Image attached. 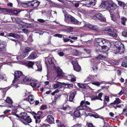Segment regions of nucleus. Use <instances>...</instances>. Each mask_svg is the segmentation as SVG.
Segmentation results:
<instances>
[{"label": "nucleus", "mask_w": 127, "mask_h": 127, "mask_svg": "<svg viewBox=\"0 0 127 127\" xmlns=\"http://www.w3.org/2000/svg\"><path fill=\"white\" fill-rule=\"evenodd\" d=\"M76 93V91L74 90L73 91L70 92L69 96V100L70 101H73Z\"/></svg>", "instance_id": "16"}, {"label": "nucleus", "mask_w": 127, "mask_h": 127, "mask_svg": "<svg viewBox=\"0 0 127 127\" xmlns=\"http://www.w3.org/2000/svg\"><path fill=\"white\" fill-rule=\"evenodd\" d=\"M73 54L75 56H78L79 55V53L78 51L76 49H74L73 50Z\"/></svg>", "instance_id": "41"}, {"label": "nucleus", "mask_w": 127, "mask_h": 127, "mask_svg": "<svg viewBox=\"0 0 127 127\" xmlns=\"http://www.w3.org/2000/svg\"><path fill=\"white\" fill-rule=\"evenodd\" d=\"M127 20L126 18L124 17H122L121 18V23L124 25H126L125 22Z\"/></svg>", "instance_id": "32"}, {"label": "nucleus", "mask_w": 127, "mask_h": 127, "mask_svg": "<svg viewBox=\"0 0 127 127\" xmlns=\"http://www.w3.org/2000/svg\"><path fill=\"white\" fill-rule=\"evenodd\" d=\"M82 110L86 111L89 110L90 108L87 106L85 104L83 101H81L79 106L77 108L74 113V115L76 117H78L80 115V112L79 110Z\"/></svg>", "instance_id": "2"}, {"label": "nucleus", "mask_w": 127, "mask_h": 127, "mask_svg": "<svg viewBox=\"0 0 127 127\" xmlns=\"http://www.w3.org/2000/svg\"><path fill=\"white\" fill-rule=\"evenodd\" d=\"M54 36L56 37H58L59 38H61L62 37V35L60 34H55L54 35Z\"/></svg>", "instance_id": "53"}, {"label": "nucleus", "mask_w": 127, "mask_h": 127, "mask_svg": "<svg viewBox=\"0 0 127 127\" xmlns=\"http://www.w3.org/2000/svg\"><path fill=\"white\" fill-rule=\"evenodd\" d=\"M123 44H122V43L119 41H117L114 43V48L116 49L119 48L123 46Z\"/></svg>", "instance_id": "17"}, {"label": "nucleus", "mask_w": 127, "mask_h": 127, "mask_svg": "<svg viewBox=\"0 0 127 127\" xmlns=\"http://www.w3.org/2000/svg\"><path fill=\"white\" fill-rule=\"evenodd\" d=\"M57 76L60 77H63L64 74L62 71L60 69H57Z\"/></svg>", "instance_id": "25"}, {"label": "nucleus", "mask_w": 127, "mask_h": 127, "mask_svg": "<svg viewBox=\"0 0 127 127\" xmlns=\"http://www.w3.org/2000/svg\"><path fill=\"white\" fill-rule=\"evenodd\" d=\"M92 84L93 85L99 87L100 85V83L99 82L96 81L92 82Z\"/></svg>", "instance_id": "39"}, {"label": "nucleus", "mask_w": 127, "mask_h": 127, "mask_svg": "<svg viewBox=\"0 0 127 127\" xmlns=\"http://www.w3.org/2000/svg\"><path fill=\"white\" fill-rule=\"evenodd\" d=\"M124 93V91L122 90H121L120 91V92L118 94H117V95H118L119 96H121V95Z\"/></svg>", "instance_id": "58"}, {"label": "nucleus", "mask_w": 127, "mask_h": 127, "mask_svg": "<svg viewBox=\"0 0 127 127\" xmlns=\"http://www.w3.org/2000/svg\"><path fill=\"white\" fill-rule=\"evenodd\" d=\"M66 85L67 86V87L69 89H71L73 87V85L71 84H67Z\"/></svg>", "instance_id": "52"}, {"label": "nucleus", "mask_w": 127, "mask_h": 127, "mask_svg": "<svg viewBox=\"0 0 127 127\" xmlns=\"http://www.w3.org/2000/svg\"><path fill=\"white\" fill-rule=\"evenodd\" d=\"M113 106L116 109V108L117 107L120 108L121 107V105H116V106H115L114 105H113Z\"/></svg>", "instance_id": "57"}, {"label": "nucleus", "mask_w": 127, "mask_h": 127, "mask_svg": "<svg viewBox=\"0 0 127 127\" xmlns=\"http://www.w3.org/2000/svg\"><path fill=\"white\" fill-rule=\"evenodd\" d=\"M26 99L31 104H33L34 102V100L32 96V95H29L26 98Z\"/></svg>", "instance_id": "22"}, {"label": "nucleus", "mask_w": 127, "mask_h": 127, "mask_svg": "<svg viewBox=\"0 0 127 127\" xmlns=\"http://www.w3.org/2000/svg\"><path fill=\"white\" fill-rule=\"evenodd\" d=\"M103 31L108 32V35L112 37H116L117 36L116 34V31L112 27H107L105 28Z\"/></svg>", "instance_id": "4"}, {"label": "nucleus", "mask_w": 127, "mask_h": 127, "mask_svg": "<svg viewBox=\"0 0 127 127\" xmlns=\"http://www.w3.org/2000/svg\"><path fill=\"white\" fill-rule=\"evenodd\" d=\"M14 58H16L17 60L21 59H22L25 57L24 54H23L22 55H21L20 56H14Z\"/></svg>", "instance_id": "29"}, {"label": "nucleus", "mask_w": 127, "mask_h": 127, "mask_svg": "<svg viewBox=\"0 0 127 127\" xmlns=\"http://www.w3.org/2000/svg\"><path fill=\"white\" fill-rule=\"evenodd\" d=\"M109 6L110 9L112 10H115L117 7L116 4L114 3L110 4Z\"/></svg>", "instance_id": "26"}, {"label": "nucleus", "mask_w": 127, "mask_h": 127, "mask_svg": "<svg viewBox=\"0 0 127 127\" xmlns=\"http://www.w3.org/2000/svg\"><path fill=\"white\" fill-rule=\"evenodd\" d=\"M47 108V107L46 105H43L41 106L40 108V109L42 110H44L46 109Z\"/></svg>", "instance_id": "55"}, {"label": "nucleus", "mask_w": 127, "mask_h": 127, "mask_svg": "<svg viewBox=\"0 0 127 127\" xmlns=\"http://www.w3.org/2000/svg\"><path fill=\"white\" fill-rule=\"evenodd\" d=\"M92 77L91 75L90 76H89L85 80V81H90V80L92 79Z\"/></svg>", "instance_id": "48"}, {"label": "nucleus", "mask_w": 127, "mask_h": 127, "mask_svg": "<svg viewBox=\"0 0 127 127\" xmlns=\"http://www.w3.org/2000/svg\"><path fill=\"white\" fill-rule=\"evenodd\" d=\"M111 20L114 22H115L117 21V19L115 17V16L111 14Z\"/></svg>", "instance_id": "42"}, {"label": "nucleus", "mask_w": 127, "mask_h": 127, "mask_svg": "<svg viewBox=\"0 0 127 127\" xmlns=\"http://www.w3.org/2000/svg\"><path fill=\"white\" fill-rule=\"evenodd\" d=\"M30 85L33 87L36 88H39L40 85V83L37 81H34L30 83Z\"/></svg>", "instance_id": "14"}, {"label": "nucleus", "mask_w": 127, "mask_h": 127, "mask_svg": "<svg viewBox=\"0 0 127 127\" xmlns=\"http://www.w3.org/2000/svg\"><path fill=\"white\" fill-rule=\"evenodd\" d=\"M55 60L52 57H50V56H49L45 59V63L47 66L49 65H51V66L55 68Z\"/></svg>", "instance_id": "6"}, {"label": "nucleus", "mask_w": 127, "mask_h": 127, "mask_svg": "<svg viewBox=\"0 0 127 127\" xmlns=\"http://www.w3.org/2000/svg\"><path fill=\"white\" fill-rule=\"evenodd\" d=\"M6 46V43L5 42H1L0 43V46H1V48H4Z\"/></svg>", "instance_id": "37"}, {"label": "nucleus", "mask_w": 127, "mask_h": 127, "mask_svg": "<svg viewBox=\"0 0 127 127\" xmlns=\"http://www.w3.org/2000/svg\"><path fill=\"white\" fill-rule=\"evenodd\" d=\"M15 21L17 22L20 23L22 22L21 20L19 18H16L15 19Z\"/></svg>", "instance_id": "44"}, {"label": "nucleus", "mask_w": 127, "mask_h": 127, "mask_svg": "<svg viewBox=\"0 0 127 127\" xmlns=\"http://www.w3.org/2000/svg\"><path fill=\"white\" fill-rule=\"evenodd\" d=\"M45 121L50 124L54 123V118L51 115H49L47 116V118Z\"/></svg>", "instance_id": "12"}, {"label": "nucleus", "mask_w": 127, "mask_h": 127, "mask_svg": "<svg viewBox=\"0 0 127 127\" xmlns=\"http://www.w3.org/2000/svg\"><path fill=\"white\" fill-rule=\"evenodd\" d=\"M38 21L39 22L41 23H44L45 22V21L44 20L41 19H39L38 20Z\"/></svg>", "instance_id": "61"}, {"label": "nucleus", "mask_w": 127, "mask_h": 127, "mask_svg": "<svg viewBox=\"0 0 127 127\" xmlns=\"http://www.w3.org/2000/svg\"><path fill=\"white\" fill-rule=\"evenodd\" d=\"M119 48H118L116 50H114V52L115 54H117L118 53H119L120 54H121L124 53V46L123 45V46Z\"/></svg>", "instance_id": "15"}, {"label": "nucleus", "mask_w": 127, "mask_h": 127, "mask_svg": "<svg viewBox=\"0 0 127 127\" xmlns=\"http://www.w3.org/2000/svg\"><path fill=\"white\" fill-rule=\"evenodd\" d=\"M109 96H105V97L104 101L105 102V101H109Z\"/></svg>", "instance_id": "49"}, {"label": "nucleus", "mask_w": 127, "mask_h": 127, "mask_svg": "<svg viewBox=\"0 0 127 127\" xmlns=\"http://www.w3.org/2000/svg\"><path fill=\"white\" fill-rule=\"evenodd\" d=\"M122 66H123L127 67V62L125 61L122 63Z\"/></svg>", "instance_id": "46"}, {"label": "nucleus", "mask_w": 127, "mask_h": 127, "mask_svg": "<svg viewBox=\"0 0 127 127\" xmlns=\"http://www.w3.org/2000/svg\"><path fill=\"white\" fill-rule=\"evenodd\" d=\"M68 31L71 32L73 30V28L71 27H69L68 28Z\"/></svg>", "instance_id": "62"}, {"label": "nucleus", "mask_w": 127, "mask_h": 127, "mask_svg": "<svg viewBox=\"0 0 127 127\" xmlns=\"http://www.w3.org/2000/svg\"><path fill=\"white\" fill-rule=\"evenodd\" d=\"M34 64V62L31 61H28L27 63L26 66L32 68V66Z\"/></svg>", "instance_id": "30"}, {"label": "nucleus", "mask_w": 127, "mask_h": 127, "mask_svg": "<svg viewBox=\"0 0 127 127\" xmlns=\"http://www.w3.org/2000/svg\"><path fill=\"white\" fill-rule=\"evenodd\" d=\"M57 83L54 84L53 86V87L55 89L59 87L62 84H63V83H62L58 82Z\"/></svg>", "instance_id": "31"}, {"label": "nucleus", "mask_w": 127, "mask_h": 127, "mask_svg": "<svg viewBox=\"0 0 127 127\" xmlns=\"http://www.w3.org/2000/svg\"><path fill=\"white\" fill-rule=\"evenodd\" d=\"M103 95V94L101 93H100L98 94V96H97L98 97V99L100 100L101 101L102 100V99L101 98L102 96V95Z\"/></svg>", "instance_id": "45"}, {"label": "nucleus", "mask_w": 127, "mask_h": 127, "mask_svg": "<svg viewBox=\"0 0 127 127\" xmlns=\"http://www.w3.org/2000/svg\"><path fill=\"white\" fill-rule=\"evenodd\" d=\"M31 78L29 76H26L23 79V81L24 82H29L31 81Z\"/></svg>", "instance_id": "33"}, {"label": "nucleus", "mask_w": 127, "mask_h": 127, "mask_svg": "<svg viewBox=\"0 0 127 127\" xmlns=\"http://www.w3.org/2000/svg\"><path fill=\"white\" fill-rule=\"evenodd\" d=\"M122 35L125 37H127V32L125 31H124L122 32Z\"/></svg>", "instance_id": "51"}, {"label": "nucleus", "mask_w": 127, "mask_h": 127, "mask_svg": "<svg viewBox=\"0 0 127 127\" xmlns=\"http://www.w3.org/2000/svg\"><path fill=\"white\" fill-rule=\"evenodd\" d=\"M24 120L28 123H30L32 122V120L29 116H27Z\"/></svg>", "instance_id": "34"}, {"label": "nucleus", "mask_w": 127, "mask_h": 127, "mask_svg": "<svg viewBox=\"0 0 127 127\" xmlns=\"http://www.w3.org/2000/svg\"><path fill=\"white\" fill-rule=\"evenodd\" d=\"M92 69L94 72H96L98 69V67L96 65H94L92 67Z\"/></svg>", "instance_id": "40"}, {"label": "nucleus", "mask_w": 127, "mask_h": 127, "mask_svg": "<svg viewBox=\"0 0 127 127\" xmlns=\"http://www.w3.org/2000/svg\"><path fill=\"white\" fill-rule=\"evenodd\" d=\"M98 98L97 95L93 96L91 97V100H93L96 99H98Z\"/></svg>", "instance_id": "43"}, {"label": "nucleus", "mask_w": 127, "mask_h": 127, "mask_svg": "<svg viewBox=\"0 0 127 127\" xmlns=\"http://www.w3.org/2000/svg\"><path fill=\"white\" fill-rule=\"evenodd\" d=\"M8 11L13 14L14 15H16L21 12L20 9H8Z\"/></svg>", "instance_id": "13"}, {"label": "nucleus", "mask_w": 127, "mask_h": 127, "mask_svg": "<svg viewBox=\"0 0 127 127\" xmlns=\"http://www.w3.org/2000/svg\"><path fill=\"white\" fill-rule=\"evenodd\" d=\"M27 114L25 113H22L19 114V115L17 114H15V115L17 117L19 118L20 117L24 119L27 116Z\"/></svg>", "instance_id": "19"}, {"label": "nucleus", "mask_w": 127, "mask_h": 127, "mask_svg": "<svg viewBox=\"0 0 127 127\" xmlns=\"http://www.w3.org/2000/svg\"><path fill=\"white\" fill-rule=\"evenodd\" d=\"M78 86L79 87L81 88H84L85 87L84 85L82 84L78 83Z\"/></svg>", "instance_id": "47"}, {"label": "nucleus", "mask_w": 127, "mask_h": 127, "mask_svg": "<svg viewBox=\"0 0 127 127\" xmlns=\"http://www.w3.org/2000/svg\"><path fill=\"white\" fill-rule=\"evenodd\" d=\"M23 76V74L21 71H16L14 75V80L13 81V83H14L16 82L18 79L22 77Z\"/></svg>", "instance_id": "7"}, {"label": "nucleus", "mask_w": 127, "mask_h": 127, "mask_svg": "<svg viewBox=\"0 0 127 127\" xmlns=\"http://www.w3.org/2000/svg\"><path fill=\"white\" fill-rule=\"evenodd\" d=\"M110 126L109 124L107 123H105L103 127H109Z\"/></svg>", "instance_id": "60"}, {"label": "nucleus", "mask_w": 127, "mask_h": 127, "mask_svg": "<svg viewBox=\"0 0 127 127\" xmlns=\"http://www.w3.org/2000/svg\"><path fill=\"white\" fill-rule=\"evenodd\" d=\"M40 3V2L36 0H33L26 2H22L21 5L23 7H27L28 6H32L34 8L37 7Z\"/></svg>", "instance_id": "3"}, {"label": "nucleus", "mask_w": 127, "mask_h": 127, "mask_svg": "<svg viewBox=\"0 0 127 127\" xmlns=\"http://www.w3.org/2000/svg\"><path fill=\"white\" fill-rule=\"evenodd\" d=\"M102 6L103 7H107L108 5H109V4H108V2L107 1H104L102 3Z\"/></svg>", "instance_id": "38"}, {"label": "nucleus", "mask_w": 127, "mask_h": 127, "mask_svg": "<svg viewBox=\"0 0 127 127\" xmlns=\"http://www.w3.org/2000/svg\"><path fill=\"white\" fill-rule=\"evenodd\" d=\"M58 54L60 56H63L64 55V53L63 52H60L58 53Z\"/></svg>", "instance_id": "54"}, {"label": "nucleus", "mask_w": 127, "mask_h": 127, "mask_svg": "<svg viewBox=\"0 0 127 127\" xmlns=\"http://www.w3.org/2000/svg\"><path fill=\"white\" fill-rule=\"evenodd\" d=\"M121 100L118 98H116L115 100L113 103H111L110 104L112 105H115V104H117L119 103H121Z\"/></svg>", "instance_id": "24"}, {"label": "nucleus", "mask_w": 127, "mask_h": 127, "mask_svg": "<svg viewBox=\"0 0 127 127\" xmlns=\"http://www.w3.org/2000/svg\"><path fill=\"white\" fill-rule=\"evenodd\" d=\"M72 63L74 70L77 71H79L81 69L80 66L78 65L76 61H73Z\"/></svg>", "instance_id": "9"}, {"label": "nucleus", "mask_w": 127, "mask_h": 127, "mask_svg": "<svg viewBox=\"0 0 127 127\" xmlns=\"http://www.w3.org/2000/svg\"><path fill=\"white\" fill-rule=\"evenodd\" d=\"M113 63V61L111 60H106L104 63L105 64L108 66H110V65L111 64Z\"/></svg>", "instance_id": "36"}, {"label": "nucleus", "mask_w": 127, "mask_h": 127, "mask_svg": "<svg viewBox=\"0 0 127 127\" xmlns=\"http://www.w3.org/2000/svg\"><path fill=\"white\" fill-rule=\"evenodd\" d=\"M88 127H95L92 123H90L88 124Z\"/></svg>", "instance_id": "64"}, {"label": "nucleus", "mask_w": 127, "mask_h": 127, "mask_svg": "<svg viewBox=\"0 0 127 127\" xmlns=\"http://www.w3.org/2000/svg\"><path fill=\"white\" fill-rule=\"evenodd\" d=\"M96 18H98L102 21H105L106 20V19L105 17L100 13L96 14L93 17V18L95 19Z\"/></svg>", "instance_id": "10"}, {"label": "nucleus", "mask_w": 127, "mask_h": 127, "mask_svg": "<svg viewBox=\"0 0 127 127\" xmlns=\"http://www.w3.org/2000/svg\"><path fill=\"white\" fill-rule=\"evenodd\" d=\"M96 2V0H87L85 4L87 7L93 6H94Z\"/></svg>", "instance_id": "8"}, {"label": "nucleus", "mask_w": 127, "mask_h": 127, "mask_svg": "<svg viewBox=\"0 0 127 127\" xmlns=\"http://www.w3.org/2000/svg\"><path fill=\"white\" fill-rule=\"evenodd\" d=\"M96 58L98 60H103L106 58L105 56H103L102 55L99 54L97 56Z\"/></svg>", "instance_id": "28"}, {"label": "nucleus", "mask_w": 127, "mask_h": 127, "mask_svg": "<svg viewBox=\"0 0 127 127\" xmlns=\"http://www.w3.org/2000/svg\"><path fill=\"white\" fill-rule=\"evenodd\" d=\"M118 3L119 5L122 7H124L125 6V4L124 2L120 1H118Z\"/></svg>", "instance_id": "35"}, {"label": "nucleus", "mask_w": 127, "mask_h": 127, "mask_svg": "<svg viewBox=\"0 0 127 127\" xmlns=\"http://www.w3.org/2000/svg\"><path fill=\"white\" fill-rule=\"evenodd\" d=\"M65 21L68 23H70L71 22L73 24L77 25L81 24V23L79 22L70 15H69L68 16L67 18L65 20Z\"/></svg>", "instance_id": "5"}, {"label": "nucleus", "mask_w": 127, "mask_h": 127, "mask_svg": "<svg viewBox=\"0 0 127 127\" xmlns=\"http://www.w3.org/2000/svg\"><path fill=\"white\" fill-rule=\"evenodd\" d=\"M71 2L74 5L75 7H77L79 5V4L78 3H74L72 1H71Z\"/></svg>", "instance_id": "50"}, {"label": "nucleus", "mask_w": 127, "mask_h": 127, "mask_svg": "<svg viewBox=\"0 0 127 127\" xmlns=\"http://www.w3.org/2000/svg\"><path fill=\"white\" fill-rule=\"evenodd\" d=\"M32 50V49L30 48V47H27L25 49V51L24 53H23V54H24L25 57L27 56L28 54V53L31 51Z\"/></svg>", "instance_id": "23"}, {"label": "nucleus", "mask_w": 127, "mask_h": 127, "mask_svg": "<svg viewBox=\"0 0 127 127\" xmlns=\"http://www.w3.org/2000/svg\"><path fill=\"white\" fill-rule=\"evenodd\" d=\"M5 101L7 103L9 104L8 105H6V106H8L9 107H12V104L13 103V102L12 100L10 98L7 97V98Z\"/></svg>", "instance_id": "18"}, {"label": "nucleus", "mask_w": 127, "mask_h": 127, "mask_svg": "<svg viewBox=\"0 0 127 127\" xmlns=\"http://www.w3.org/2000/svg\"><path fill=\"white\" fill-rule=\"evenodd\" d=\"M20 64H21L23 65H25L26 66V64L23 61H21L20 62Z\"/></svg>", "instance_id": "63"}, {"label": "nucleus", "mask_w": 127, "mask_h": 127, "mask_svg": "<svg viewBox=\"0 0 127 127\" xmlns=\"http://www.w3.org/2000/svg\"><path fill=\"white\" fill-rule=\"evenodd\" d=\"M7 35L8 36L12 37L15 38H18L19 37V36L18 34L12 33L7 34Z\"/></svg>", "instance_id": "21"}, {"label": "nucleus", "mask_w": 127, "mask_h": 127, "mask_svg": "<svg viewBox=\"0 0 127 127\" xmlns=\"http://www.w3.org/2000/svg\"><path fill=\"white\" fill-rule=\"evenodd\" d=\"M36 64L37 69H35V70L39 71H41L42 70V68L40 64L39 63L36 62Z\"/></svg>", "instance_id": "27"}, {"label": "nucleus", "mask_w": 127, "mask_h": 127, "mask_svg": "<svg viewBox=\"0 0 127 127\" xmlns=\"http://www.w3.org/2000/svg\"><path fill=\"white\" fill-rule=\"evenodd\" d=\"M85 26L88 28L94 30H96L97 29V27L95 26L90 24H87L85 25Z\"/></svg>", "instance_id": "20"}, {"label": "nucleus", "mask_w": 127, "mask_h": 127, "mask_svg": "<svg viewBox=\"0 0 127 127\" xmlns=\"http://www.w3.org/2000/svg\"><path fill=\"white\" fill-rule=\"evenodd\" d=\"M84 50L88 53H90L91 52L90 50L87 49H84Z\"/></svg>", "instance_id": "59"}, {"label": "nucleus", "mask_w": 127, "mask_h": 127, "mask_svg": "<svg viewBox=\"0 0 127 127\" xmlns=\"http://www.w3.org/2000/svg\"><path fill=\"white\" fill-rule=\"evenodd\" d=\"M95 46L97 52H104L109 50V48L105 45L108 40L103 38H95Z\"/></svg>", "instance_id": "1"}, {"label": "nucleus", "mask_w": 127, "mask_h": 127, "mask_svg": "<svg viewBox=\"0 0 127 127\" xmlns=\"http://www.w3.org/2000/svg\"><path fill=\"white\" fill-rule=\"evenodd\" d=\"M38 53L37 51L33 52L28 57L29 60L33 59L37 57Z\"/></svg>", "instance_id": "11"}, {"label": "nucleus", "mask_w": 127, "mask_h": 127, "mask_svg": "<svg viewBox=\"0 0 127 127\" xmlns=\"http://www.w3.org/2000/svg\"><path fill=\"white\" fill-rule=\"evenodd\" d=\"M22 30L24 33H27L28 32V30L26 28H23L22 29Z\"/></svg>", "instance_id": "56"}]
</instances>
